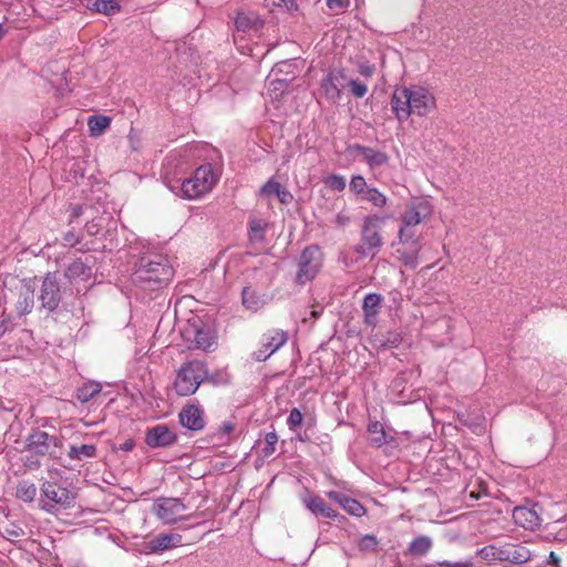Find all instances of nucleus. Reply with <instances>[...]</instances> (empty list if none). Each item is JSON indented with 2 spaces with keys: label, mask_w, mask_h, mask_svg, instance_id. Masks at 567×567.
<instances>
[{
  "label": "nucleus",
  "mask_w": 567,
  "mask_h": 567,
  "mask_svg": "<svg viewBox=\"0 0 567 567\" xmlns=\"http://www.w3.org/2000/svg\"><path fill=\"white\" fill-rule=\"evenodd\" d=\"M174 276L168 259L158 254L142 256L133 272V281L146 290H157L167 285Z\"/></svg>",
  "instance_id": "nucleus-1"
},
{
  "label": "nucleus",
  "mask_w": 567,
  "mask_h": 567,
  "mask_svg": "<svg viewBox=\"0 0 567 567\" xmlns=\"http://www.w3.org/2000/svg\"><path fill=\"white\" fill-rule=\"evenodd\" d=\"M434 106L433 95L422 87L403 89L401 94L398 93V90L392 93V113H395L399 121L408 118L411 114L424 116Z\"/></svg>",
  "instance_id": "nucleus-2"
},
{
  "label": "nucleus",
  "mask_w": 567,
  "mask_h": 567,
  "mask_svg": "<svg viewBox=\"0 0 567 567\" xmlns=\"http://www.w3.org/2000/svg\"><path fill=\"white\" fill-rule=\"evenodd\" d=\"M205 381L216 383L214 375L209 374L206 362L198 359L187 360L177 369L173 389L178 396H189Z\"/></svg>",
  "instance_id": "nucleus-3"
},
{
  "label": "nucleus",
  "mask_w": 567,
  "mask_h": 567,
  "mask_svg": "<svg viewBox=\"0 0 567 567\" xmlns=\"http://www.w3.org/2000/svg\"><path fill=\"white\" fill-rule=\"evenodd\" d=\"M218 181L212 164L200 165L195 169L192 177L185 178L181 184L183 197L195 199L212 190Z\"/></svg>",
  "instance_id": "nucleus-4"
},
{
  "label": "nucleus",
  "mask_w": 567,
  "mask_h": 567,
  "mask_svg": "<svg viewBox=\"0 0 567 567\" xmlns=\"http://www.w3.org/2000/svg\"><path fill=\"white\" fill-rule=\"evenodd\" d=\"M40 491L41 495L48 501L43 502L42 509L48 513H52L56 506L66 509L73 507L75 504L76 495L68 487L61 486L55 482H43Z\"/></svg>",
  "instance_id": "nucleus-5"
},
{
  "label": "nucleus",
  "mask_w": 567,
  "mask_h": 567,
  "mask_svg": "<svg viewBox=\"0 0 567 567\" xmlns=\"http://www.w3.org/2000/svg\"><path fill=\"white\" fill-rule=\"evenodd\" d=\"M322 266V252L318 245L307 246L299 258L296 282L305 285L311 281Z\"/></svg>",
  "instance_id": "nucleus-6"
},
{
  "label": "nucleus",
  "mask_w": 567,
  "mask_h": 567,
  "mask_svg": "<svg viewBox=\"0 0 567 567\" xmlns=\"http://www.w3.org/2000/svg\"><path fill=\"white\" fill-rule=\"evenodd\" d=\"M65 290L61 289L58 272H49L42 280L40 290V308L49 313L55 311L62 301Z\"/></svg>",
  "instance_id": "nucleus-7"
},
{
  "label": "nucleus",
  "mask_w": 567,
  "mask_h": 567,
  "mask_svg": "<svg viewBox=\"0 0 567 567\" xmlns=\"http://www.w3.org/2000/svg\"><path fill=\"white\" fill-rule=\"evenodd\" d=\"M186 508L187 506L181 498L161 497L154 503L152 513L165 524L171 525L188 518V516L183 515Z\"/></svg>",
  "instance_id": "nucleus-8"
},
{
  "label": "nucleus",
  "mask_w": 567,
  "mask_h": 567,
  "mask_svg": "<svg viewBox=\"0 0 567 567\" xmlns=\"http://www.w3.org/2000/svg\"><path fill=\"white\" fill-rule=\"evenodd\" d=\"M385 224V218L370 217L365 220L362 228V241L357 246L355 251L362 256H374L377 249L381 246V236L379 234L380 225Z\"/></svg>",
  "instance_id": "nucleus-9"
},
{
  "label": "nucleus",
  "mask_w": 567,
  "mask_h": 567,
  "mask_svg": "<svg viewBox=\"0 0 567 567\" xmlns=\"http://www.w3.org/2000/svg\"><path fill=\"white\" fill-rule=\"evenodd\" d=\"M288 341V333L280 329H272L262 334L261 346L251 357L257 362H265Z\"/></svg>",
  "instance_id": "nucleus-10"
},
{
  "label": "nucleus",
  "mask_w": 567,
  "mask_h": 567,
  "mask_svg": "<svg viewBox=\"0 0 567 567\" xmlns=\"http://www.w3.org/2000/svg\"><path fill=\"white\" fill-rule=\"evenodd\" d=\"M51 446L60 447L61 440L56 436L50 435L44 431H33L25 440V451L33 453L35 456H54Z\"/></svg>",
  "instance_id": "nucleus-11"
},
{
  "label": "nucleus",
  "mask_w": 567,
  "mask_h": 567,
  "mask_svg": "<svg viewBox=\"0 0 567 567\" xmlns=\"http://www.w3.org/2000/svg\"><path fill=\"white\" fill-rule=\"evenodd\" d=\"M414 228L415 226H410L409 230L405 231L406 234L401 233V229L399 230L400 243L405 245V247L403 249L396 248L395 255L406 266L415 265L419 251L417 235Z\"/></svg>",
  "instance_id": "nucleus-12"
},
{
  "label": "nucleus",
  "mask_w": 567,
  "mask_h": 567,
  "mask_svg": "<svg viewBox=\"0 0 567 567\" xmlns=\"http://www.w3.org/2000/svg\"><path fill=\"white\" fill-rule=\"evenodd\" d=\"M177 442V435L168 425L157 424L145 432V443L151 449L168 447Z\"/></svg>",
  "instance_id": "nucleus-13"
},
{
  "label": "nucleus",
  "mask_w": 567,
  "mask_h": 567,
  "mask_svg": "<svg viewBox=\"0 0 567 567\" xmlns=\"http://www.w3.org/2000/svg\"><path fill=\"white\" fill-rule=\"evenodd\" d=\"M430 213V204L424 199L408 205L402 216L401 233L406 234L405 231L409 230L410 226H417Z\"/></svg>",
  "instance_id": "nucleus-14"
},
{
  "label": "nucleus",
  "mask_w": 567,
  "mask_h": 567,
  "mask_svg": "<svg viewBox=\"0 0 567 567\" xmlns=\"http://www.w3.org/2000/svg\"><path fill=\"white\" fill-rule=\"evenodd\" d=\"M179 423L183 427L197 432L204 429V410L197 404H186L178 414Z\"/></svg>",
  "instance_id": "nucleus-15"
},
{
  "label": "nucleus",
  "mask_w": 567,
  "mask_h": 567,
  "mask_svg": "<svg viewBox=\"0 0 567 567\" xmlns=\"http://www.w3.org/2000/svg\"><path fill=\"white\" fill-rule=\"evenodd\" d=\"M348 78L343 70H333L321 82V89L330 100L340 97L341 89L346 86Z\"/></svg>",
  "instance_id": "nucleus-16"
},
{
  "label": "nucleus",
  "mask_w": 567,
  "mask_h": 567,
  "mask_svg": "<svg viewBox=\"0 0 567 567\" xmlns=\"http://www.w3.org/2000/svg\"><path fill=\"white\" fill-rule=\"evenodd\" d=\"M264 20L252 10L237 11L235 27L240 32H259L264 28Z\"/></svg>",
  "instance_id": "nucleus-17"
},
{
  "label": "nucleus",
  "mask_w": 567,
  "mask_h": 567,
  "mask_svg": "<svg viewBox=\"0 0 567 567\" xmlns=\"http://www.w3.org/2000/svg\"><path fill=\"white\" fill-rule=\"evenodd\" d=\"M513 519L516 525L528 530H535L542 524L536 506H516L513 511Z\"/></svg>",
  "instance_id": "nucleus-18"
},
{
  "label": "nucleus",
  "mask_w": 567,
  "mask_h": 567,
  "mask_svg": "<svg viewBox=\"0 0 567 567\" xmlns=\"http://www.w3.org/2000/svg\"><path fill=\"white\" fill-rule=\"evenodd\" d=\"M532 559L530 550L518 545H505L501 547V561H508L511 564L520 565Z\"/></svg>",
  "instance_id": "nucleus-19"
},
{
  "label": "nucleus",
  "mask_w": 567,
  "mask_h": 567,
  "mask_svg": "<svg viewBox=\"0 0 567 567\" xmlns=\"http://www.w3.org/2000/svg\"><path fill=\"white\" fill-rule=\"evenodd\" d=\"M270 299L269 295L260 293L251 286H246L241 290V303L247 310L252 312H257L264 308Z\"/></svg>",
  "instance_id": "nucleus-20"
},
{
  "label": "nucleus",
  "mask_w": 567,
  "mask_h": 567,
  "mask_svg": "<svg viewBox=\"0 0 567 567\" xmlns=\"http://www.w3.org/2000/svg\"><path fill=\"white\" fill-rule=\"evenodd\" d=\"M327 496L332 502L339 504L348 514L361 517L365 513V508L357 499L348 497L341 492L330 491Z\"/></svg>",
  "instance_id": "nucleus-21"
},
{
  "label": "nucleus",
  "mask_w": 567,
  "mask_h": 567,
  "mask_svg": "<svg viewBox=\"0 0 567 567\" xmlns=\"http://www.w3.org/2000/svg\"><path fill=\"white\" fill-rule=\"evenodd\" d=\"M92 276V268L91 266L82 260L81 258H78L73 260L64 270V277L70 281H87Z\"/></svg>",
  "instance_id": "nucleus-22"
},
{
  "label": "nucleus",
  "mask_w": 567,
  "mask_h": 567,
  "mask_svg": "<svg viewBox=\"0 0 567 567\" xmlns=\"http://www.w3.org/2000/svg\"><path fill=\"white\" fill-rule=\"evenodd\" d=\"M350 152L355 157H361L371 167L380 166L382 164H385L388 161V156L385 153L377 152L370 147H365V146L358 145V144L351 146Z\"/></svg>",
  "instance_id": "nucleus-23"
},
{
  "label": "nucleus",
  "mask_w": 567,
  "mask_h": 567,
  "mask_svg": "<svg viewBox=\"0 0 567 567\" xmlns=\"http://www.w3.org/2000/svg\"><path fill=\"white\" fill-rule=\"evenodd\" d=\"M34 307V288L28 282L24 284L19 292L16 309L19 316L30 313Z\"/></svg>",
  "instance_id": "nucleus-24"
},
{
  "label": "nucleus",
  "mask_w": 567,
  "mask_h": 567,
  "mask_svg": "<svg viewBox=\"0 0 567 567\" xmlns=\"http://www.w3.org/2000/svg\"><path fill=\"white\" fill-rule=\"evenodd\" d=\"M306 507L315 515H321L326 518L338 517L337 512L327 505V503L319 495H310L303 499Z\"/></svg>",
  "instance_id": "nucleus-25"
},
{
  "label": "nucleus",
  "mask_w": 567,
  "mask_h": 567,
  "mask_svg": "<svg viewBox=\"0 0 567 567\" xmlns=\"http://www.w3.org/2000/svg\"><path fill=\"white\" fill-rule=\"evenodd\" d=\"M182 542L179 534H159L152 538L148 543V548L152 551H163L175 547Z\"/></svg>",
  "instance_id": "nucleus-26"
},
{
  "label": "nucleus",
  "mask_w": 567,
  "mask_h": 567,
  "mask_svg": "<svg viewBox=\"0 0 567 567\" xmlns=\"http://www.w3.org/2000/svg\"><path fill=\"white\" fill-rule=\"evenodd\" d=\"M433 546V542L429 536L422 535L414 538L408 549L406 554L414 557H422L426 555Z\"/></svg>",
  "instance_id": "nucleus-27"
},
{
  "label": "nucleus",
  "mask_w": 567,
  "mask_h": 567,
  "mask_svg": "<svg viewBox=\"0 0 567 567\" xmlns=\"http://www.w3.org/2000/svg\"><path fill=\"white\" fill-rule=\"evenodd\" d=\"M368 434L371 444L375 447H381L386 443L384 425L379 421H370L368 425Z\"/></svg>",
  "instance_id": "nucleus-28"
},
{
  "label": "nucleus",
  "mask_w": 567,
  "mask_h": 567,
  "mask_svg": "<svg viewBox=\"0 0 567 567\" xmlns=\"http://www.w3.org/2000/svg\"><path fill=\"white\" fill-rule=\"evenodd\" d=\"M193 342L195 348L208 351L215 343V336L209 328H196Z\"/></svg>",
  "instance_id": "nucleus-29"
},
{
  "label": "nucleus",
  "mask_w": 567,
  "mask_h": 567,
  "mask_svg": "<svg viewBox=\"0 0 567 567\" xmlns=\"http://www.w3.org/2000/svg\"><path fill=\"white\" fill-rule=\"evenodd\" d=\"M96 455V446L94 444L71 445L68 456L71 460L81 461L83 458H92Z\"/></svg>",
  "instance_id": "nucleus-30"
},
{
  "label": "nucleus",
  "mask_w": 567,
  "mask_h": 567,
  "mask_svg": "<svg viewBox=\"0 0 567 567\" xmlns=\"http://www.w3.org/2000/svg\"><path fill=\"white\" fill-rule=\"evenodd\" d=\"M381 302L380 295L369 293L363 299V310L365 315L367 322L371 323L372 318H374L378 313V308Z\"/></svg>",
  "instance_id": "nucleus-31"
},
{
  "label": "nucleus",
  "mask_w": 567,
  "mask_h": 567,
  "mask_svg": "<svg viewBox=\"0 0 567 567\" xmlns=\"http://www.w3.org/2000/svg\"><path fill=\"white\" fill-rule=\"evenodd\" d=\"M102 390V386L97 382H87L80 386L76 391V399L82 402L86 403L91 399H93L96 394H99Z\"/></svg>",
  "instance_id": "nucleus-32"
},
{
  "label": "nucleus",
  "mask_w": 567,
  "mask_h": 567,
  "mask_svg": "<svg viewBox=\"0 0 567 567\" xmlns=\"http://www.w3.org/2000/svg\"><path fill=\"white\" fill-rule=\"evenodd\" d=\"M16 496H17V498H19L25 503L33 502L37 496L35 484L28 482V481L20 482L17 486Z\"/></svg>",
  "instance_id": "nucleus-33"
},
{
  "label": "nucleus",
  "mask_w": 567,
  "mask_h": 567,
  "mask_svg": "<svg viewBox=\"0 0 567 567\" xmlns=\"http://www.w3.org/2000/svg\"><path fill=\"white\" fill-rule=\"evenodd\" d=\"M111 123V118L105 115H92L87 121V125L91 132V135L101 134L106 127H109Z\"/></svg>",
  "instance_id": "nucleus-34"
},
{
  "label": "nucleus",
  "mask_w": 567,
  "mask_h": 567,
  "mask_svg": "<svg viewBox=\"0 0 567 567\" xmlns=\"http://www.w3.org/2000/svg\"><path fill=\"white\" fill-rule=\"evenodd\" d=\"M92 6L97 12L106 16L115 14L121 10L120 4L115 0H94Z\"/></svg>",
  "instance_id": "nucleus-35"
},
{
  "label": "nucleus",
  "mask_w": 567,
  "mask_h": 567,
  "mask_svg": "<svg viewBox=\"0 0 567 567\" xmlns=\"http://www.w3.org/2000/svg\"><path fill=\"white\" fill-rule=\"evenodd\" d=\"M477 555L485 561H501V547L494 545L485 546L477 550Z\"/></svg>",
  "instance_id": "nucleus-36"
},
{
  "label": "nucleus",
  "mask_w": 567,
  "mask_h": 567,
  "mask_svg": "<svg viewBox=\"0 0 567 567\" xmlns=\"http://www.w3.org/2000/svg\"><path fill=\"white\" fill-rule=\"evenodd\" d=\"M278 442V435L276 432H268L265 435V446L261 449V455L264 458L270 457L275 451Z\"/></svg>",
  "instance_id": "nucleus-37"
},
{
  "label": "nucleus",
  "mask_w": 567,
  "mask_h": 567,
  "mask_svg": "<svg viewBox=\"0 0 567 567\" xmlns=\"http://www.w3.org/2000/svg\"><path fill=\"white\" fill-rule=\"evenodd\" d=\"M361 199L368 200L378 207H382L386 203V197L375 188H367Z\"/></svg>",
  "instance_id": "nucleus-38"
},
{
  "label": "nucleus",
  "mask_w": 567,
  "mask_h": 567,
  "mask_svg": "<svg viewBox=\"0 0 567 567\" xmlns=\"http://www.w3.org/2000/svg\"><path fill=\"white\" fill-rule=\"evenodd\" d=\"M249 239L258 243L265 240V226L259 220H251L249 223Z\"/></svg>",
  "instance_id": "nucleus-39"
},
{
  "label": "nucleus",
  "mask_w": 567,
  "mask_h": 567,
  "mask_svg": "<svg viewBox=\"0 0 567 567\" xmlns=\"http://www.w3.org/2000/svg\"><path fill=\"white\" fill-rule=\"evenodd\" d=\"M350 0H326V6L334 14L343 13L350 7Z\"/></svg>",
  "instance_id": "nucleus-40"
},
{
  "label": "nucleus",
  "mask_w": 567,
  "mask_h": 567,
  "mask_svg": "<svg viewBox=\"0 0 567 567\" xmlns=\"http://www.w3.org/2000/svg\"><path fill=\"white\" fill-rule=\"evenodd\" d=\"M302 421H303L302 413L300 412L299 409L293 408L290 411L289 416L287 419V424H288L289 429L292 431L296 430L298 426H300L302 424Z\"/></svg>",
  "instance_id": "nucleus-41"
},
{
  "label": "nucleus",
  "mask_w": 567,
  "mask_h": 567,
  "mask_svg": "<svg viewBox=\"0 0 567 567\" xmlns=\"http://www.w3.org/2000/svg\"><path fill=\"white\" fill-rule=\"evenodd\" d=\"M367 183L365 179L361 175H355L352 177L350 182V190L360 195V197L364 194Z\"/></svg>",
  "instance_id": "nucleus-42"
},
{
  "label": "nucleus",
  "mask_w": 567,
  "mask_h": 567,
  "mask_svg": "<svg viewBox=\"0 0 567 567\" xmlns=\"http://www.w3.org/2000/svg\"><path fill=\"white\" fill-rule=\"evenodd\" d=\"M326 184L333 190L341 192L346 188V179L341 175H330L327 178Z\"/></svg>",
  "instance_id": "nucleus-43"
},
{
  "label": "nucleus",
  "mask_w": 567,
  "mask_h": 567,
  "mask_svg": "<svg viewBox=\"0 0 567 567\" xmlns=\"http://www.w3.org/2000/svg\"><path fill=\"white\" fill-rule=\"evenodd\" d=\"M347 83L350 85L351 92L355 97H363L368 92L367 85L360 81L348 80Z\"/></svg>",
  "instance_id": "nucleus-44"
},
{
  "label": "nucleus",
  "mask_w": 567,
  "mask_h": 567,
  "mask_svg": "<svg viewBox=\"0 0 567 567\" xmlns=\"http://www.w3.org/2000/svg\"><path fill=\"white\" fill-rule=\"evenodd\" d=\"M378 545L377 538L373 535H365L359 540V548L361 550H373Z\"/></svg>",
  "instance_id": "nucleus-45"
},
{
  "label": "nucleus",
  "mask_w": 567,
  "mask_h": 567,
  "mask_svg": "<svg viewBox=\"0 0 567 567\" xmlns=\"http://www.w3.org/2000/svg\"><path fill=\"white\" fill-rule=\"evenodd\" d=\"M289 86L287 80L276 79L270 82V90L276 93V97L281 95Z\"/></svg>",
  "instance_id": "nucleus-46"
},
{
  "label": "nucleus",
  "mask_w": 567,
  "mask_h": 567,
  "mask_svg": "<svg viewBox=\"0 0 567 567\" xmlns=\"http://www.w3.org/2000/svg\"><path fill=\"white\" fill-rule=\"evenodd\" d=\"M280 186L279 182L271 178L260 188V193L264 195H277Z\"/></svg>",
  "instance_id": "nucleus-47"
},
{
  "label": "nucleus",
  "mask_w": 567,
  "mask_h": 567,
  "mask_svg": "<svg viewBox=\"0 0 567 567\" xmlns=\"http://www.w3.org/2000/svg\"><path fill=\"white\" fill-rule=\"evenodd\" d=\"M413 377V371H400L394 381H392V391L402 385V383H406Z\"/></svg>",
  "instance_id": "nucleus-48"
},
{
  "label": "nucleus",
  "mask_w": 567,
  "mask_h": 567,
  "mask_svg": "<svg viewBox=\"0 0 567 567\" xmlns=\"http://www.w3.org/2000/svg\"><path fill=\"white\" fill-rule=\"evenodd\" d=\"M435 567H474L472 560L467 559L464 561H451V560H442L435 564Z\"/></svg>",
  "instance_id": "nucleus-49"
},
{
  "label": "nucleus",
  "mask_w": 567,
  "mask_h": 567,
  "mask_svg": "<svg viewBox=\"0 0 567 567\" xmlns=\"http://www.w3.org/2000/svg\"><path fill=\"white\" fill-rule=\"evenodd\" d=\"M63 245L66 247H74L76 244H80L82 240V237L75 235L73 231H66L63 237Z\"/></svg>",
  "instance_id": "nucleus-50"
},
{
  "label": "nucleus",
  "mask_w": 567,
  "mask_h": 567,
  "mask_svg": "<svg viewBox=\"0 0 567 567\" xmlns=\"http://www.w3.org/2000/svg\"><path fill=\"white\" fill-rule=\"evenodd\" d=\"M276 196L282 204H289L293 198L292 194L287 188L282 187V186H280Z\"/></svg>",
  "instance_id": "nucleus-51"
},
{
  "label": "nucleus",
  "mask_w": 567,
  "mask_h": 567,
  "mask_svg": "<svg viewBox=\"0 0 567 567\" xmlns=\"http://www.w3.org/2000/svg\"><path fill=\"white\" fill-rule=\"evenodd\" d=\"M24 466L30 470H38L41 466V463L34 456H27L24 461Z\"/></svg>",
  "instance_id": "nucleus-52"
},
{
  "label": "nucleus",
  "mask_w": 567,
  "mask_h": 567,
  "mask_svg": "<svg viewBox=\"0 0 567 567\" xmlns=\"http://www.w3.org/2000/svg\"><path fill=\"white\" fill-rule=\"evenodd\" d=\"M83 213V208L81 205H71L70 206V223L74 219L79 218Z\"/></svg>",
  "instance_id": "nucleus-53"
},
{
  "label": "nucleus",
  "mask_w": 567,
  "mask_h": 567,
  "mask_svg": "<svg viewBox=\"0 0 567 567\" xmlns=\"http://www.w3.org/2000/svg\"><path fill=\"white\" fill-rule=\"evenodd\" d=\"M6 535L8 538H19L24 535V532L20 527H12L6 529Z\"/></svg>",
  "instance_id": "nucleus-54"
},
{
  "label": "nucleus",
  "mask_w": 567,
  "mask_h": 567,
  "mask_svg": "<svg viewBox=\"0 0 567 567\" xmlns=\"http://www.w3.org/2000/svg\"><path fill=\"white\" fill-rule=\"evenodd\" d=\"M262 4L265 8L274 10L276 8H282L285 6V0H264Z\"/></svg>",
  "instance_id": "nucleus-55"
},
{
  "label": "nucleus",
  "mask_w": 567,
  "mask_h": 567,
  "mask_svg": "<svg viewBox=\"0 0 567 567\" xmlns=\"http://www.w3.org/2000/svg\"><path fill=\"white\" fill-rule=\"evenodd\" d=\"M85 229L90 236H94V235L99 234L100 225L97 223H95L94 220H91V221L86 223Z\"/></svg>",
  "instance_id": "nucleus-56"
},
{
  "label": "nucleus",
  "mask_w": 567,
  "mask_h": 567,
  "mask_svg": "<svg viewBox=\"0 0 567 567\" xmlns=\"http://www.w3.org/2000/svg\"><path fill=\"white\" fill-rule=\"evenodd\" d=\"M282 8H285L290 13L299 10V6L295 0H285V6Z\"/></svg>",
  "instance_id": "nucleus-57"
},
{
  "label": "nucleus",
  "mask_w": 567,
  "mask_h": 567,
  "mask_svg": "<svg viewBox=\"0 0 567 567\" xmlns=\"http://www.w3.org/2000/svg\"><path fill=\"white\" fill-rule=\"evenodd\" d=\"M235 429V425L233 422H224L223 425L220 426L219 431L220 433L223 434H230Z\"/></svg>",
  "instance_id": "nucleus-58"
},
{
  "label": "nucleus",
  "mask_w": 567,
  "mask_h": 567,
  "mask_svg": "<svg viewBox=\"0 0 567 567\" xmlns=\"http://www.w3.org/2000/svg\"><path fill=\"white\" fill-rule=\"evenodd\" d=\"M559 557L555 554V551H550L547 558V563L553 565L554 567H559Z\"/></svg>",
  "instance_id": "nucleus-59"
},
{
  "label": "nucleus",
  "mask_w": 567,
  "mask_h": 567,
  "mask_svg": "<svg viewBox=\"0 0 567 567\" xmlns=\"http://www.w3.org/2000/svg\"><path fill=\"white\" fill-rule=\"evenodd\" d=\"M134 446H135V442L133 440H126L121 445V450L128 452V451H132Z\"/></svg>",
  "instance_id": "nucleus-60"
},
{
  "label": "nucleus",
  "mask_w": 567,
  "mask_h": 567,
  "mask_svg": "<svg viewBox=\"0 0 567 567\" xmlns=\"http://www.w3.org/2000/svg\"><path fill=\"white\" fill-rule=\"evenodd\" d=\"M360 72H361V74L369 76V75L372 74V68H370V66H362Z\"/></svg>",
  "instance_id": "nucleus-61"
},
{
  "label": "nucleus",
  "mask_w": 567,
  "mask_h": 567,
  "mask_svg": "<svg viewBox=\"0 0 567 567\" xmlns=\"http://www.w3.org/2000/svg\"><path fill=\"white\" fill-rule=\"evenodd\" d=\"M8 330V323L6 321H0V337H2Z\"/></svg>",
  "instance_id": "nucleus-62"
},
{
  "label": "nucleus",
  "mask_w": 567,
  "mask_h": 567,
  "mask_svg": "<svg viewBox=\"0 0 567 567\" xmlns=\"http://www.w3.org/2000/svg\"><path fill=\"white\" fill-rule=\"evenodd\" d=\"M391 492H392V493H393V492H396V493L399 494L398 496H401V495H402V493L404 492V489H399V488H393V487H392V488H391Z\"/></svg>",
  "instance_id": "nucleus-63"
},
{
  "label": "nucleus",
  "mask_w": 567,
  "mask_h": 567,
  "mask_svg": "<svg viewBox=\"0 0 567 567\" xmlns=\"http://www.w3.org/2000/svg\"><path fill=\"white\" fill-rule=\"evenodd\" d=\"M6 34L4 27L0 23V39Z\"/></svg>",
  "instance_id": "nucleus-64"
}]
</instances>
